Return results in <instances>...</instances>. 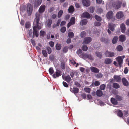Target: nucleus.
Instances as JSON below:
<instances>
[{
  "label": "nucleus",
  "mask_w": 129,
  "mask_h": 129,
  "mask_svg": "<svg viewBox=\"0 0 129 129\" xmlns=\"http://www.w3.org/2000/svg\"><path fill=\"white\" fill-rule=\"evenodd\" d=\"M36 18L34 20V24L35 25V26L33 27V37L34 38V34L35 35L36 37H38L39 36V33L37 29L38 28L39 29H40L41 28V27L40 25H41L39 23V21L40 19V15L38 13L36 14Z\"/></svg>",
  "instance_id": "f257e3e1"
},
{
  "label": "nucleus",
  "mask_w": 129,
  "mask_h": 129,
  "mask_svg": "<svg viewBox=\"0 0 129 129\" xmlns=\"http://www.w3.org/2000/svg\"><path fill=\"white\" fill-rule=\"evenodd\" d=\"M26 9L27 13L28 14V16H30L33 10V7L31 4H28L27 5Z\"/></svg>",
  "instance_id": "f03ea898"
},
{
  "label": "nucleus",
  "mask_w": 129,
  "mask_h": 129,
  "mask_svg": "<svg viewBox=\"0 0 129 129\" xmlns=\"http://www.w3.org/2000/svg\"><path fill=\"white\" fill-rule=\"evenodd\" d=\"M113 13L112 11L108 12L106 15L107 18L108 20L113 19Z\"/></svg>",
  "instance_id": "7ed1b4c3"
},
{
  "label": "nucleus",
  "mask_w": 129,
  "mask_h": 129,
  "mask_svg": "<svg viewBox=\"0 0 129 129\" xmlns=\"http://www.w3.org/2000/svg\"><path fill=\"white\" fill-rule=\"evenodd\" d=\"M92 39L90 37H86L84 39L83 42H82L83 45L87 44L89 43L91 41Z\"/></svg>",
  "instance_id": "20e7f679"
},
{
  "label": "nucleus",
  "mask_w": 129,
  "mask_h": 129,
  "mask_svg": "<svg viewBox=\"0 0 129 129\" xmlns=\"http://www.w3.org/2000/svg\"><path fill=\"white\" fill-rule=\"evenodd\" d=\"M46 8V6L45 5H42L39 8V12H37L36 13H39L40 15L41 14L40 13H43L45 11V10Z\"/></svg>",
  "instance_id": "39448f33"
},
{
  "label": "nucleus",
  "mask_w": 129,
  "mask_h": 129,
  "mask_svg": "<svg viewBox=\"0 0 129 129\" xmlns=\"http://www.w3.org/2000/svg\"><path fill=\"white\" fill-rule=\"evenodd\" d=\"M61 72L59 70H57V71L55 72V73L53 75V77L54 78H56V77H58L61 75Z\"/></svg>",
  "instance_id": "423d86ee"
},
{
  "label": "nucleus",
  "mask_w": 129,
  "mask_h": 129,
  "mask_svg": "<svg viewBox=\"0 0 129 129\" xmlns=\"http://www.w3.org/2000/svg\"><path fill=\"white\" fill-rule=\"evenodd\" d=\"M105 54L106 57H113L115 53L113 52L107 51L105 52Z\"/></svg>",
  "instance_id": "0eeeda50"
},
{
  "label": "nucleus",
  "mask_w": 129,
  "mask_h": 129,
  "mask_svg": "<svg viewBox=\"0 0 129 129\" xmlns=\"http://www.w3.org/2000/svg\"><path fill=\"white\" fill-rule=\"evenodd\" d=\"M82 2L84 6L87 7L89 6L90 5V2L89 0H82Z\"/></svg>",
  "instance_id": "6e6552de"
},
{
  "label": "nucleus",
  "mask_w": 129,
  "mask_h": 129,
  "mask_svg": "<svg viewBox=\"0 0 129 129\" xmlns=\"http://www.w3.org/2000/svg\"><path fill=\"white\" fill-rule=\"evenodd\" d=\"M113 78L115 81L120 82H121V79L120 76H118L115 75H114Z\"/></svg>",
  "instance_id": "1a4fd4ad"
},
{
  "label": "nucleus",
  "mask_w": 129,
  "mask_h": 129,
  "mask_svg": "<svg viewBox=\"0 0 129 129\" xmlns=\"http://www.w3.org/2000/svg\"><path fill=\"white\" fill-rule=\"evenodd\" d=\"M42 0H36L34 3V6L38 7L41 4Z\"/></svg>",
  "instance_id": "9d476101"
},
{
  "label": "nucleus",
  "mask_w": 129,
  "mask_h": 129,
  "mask_svg": "<svg viewBox=\"0 0 129 129\" xmlns=\"http://www.w3.org/2000/svg\"><path fill=\"white\" fill-rule=\"evenodd\" d=\"M116 59L117 60L119 66L121 67L123 63V59L121 56H119L117 57Z\"/></svg>",
  "instance_id": "9b49d317"
},
{
  "label": "nucleus",
  "mask_w": 129,
  "mask_h": 129,
  "mask_svg": "<svg viewBox=\"0 0 129 129\" xmlns=\"http://www.w3.org/2000/svg\"><path fill=\"white\" fill-rule=\"evenodd\" d=\"M123 16V13L121 11H119L117 12L116 15L117 18L118 19L122 18Z\"/></svg>",
  "instance_id": "f8f14e48"
},
{
  "label": "nucleus",
  "mask_w": 129,
  "mask_h": 129,
  "mask_svg": "<svg viewBox=\"0 0 129 129\" xmlns=\"http://www.w3.org/2000/svg\"><path fill=\"white\" fill-rule=\"evenodd\" d=\"M62 77L63 79L68 83H69L72 80L71 77L69 75L66 76L64 78L63 77V76Z\"/></svg>",
  "instance_id": "ddd939ff"
},
{
  "label": "nucleus",
  "mask_w": 129,
  "mask_h": 129,
  "mask_svg": "<svg viewBox=\"0 0 129 129\" xmlns=\"http://www.w3.org/2000/svg\"><path fill=\"white\" fill-rule=\"evenodd\" d=\"M70 90L71 92L74 93V94L77 93L78 92L79 89L78 88L76 87H73V89L72 88H70Z\"/></svg>",
  "instance_id": "4468645a"
},
{
  "label": "nucleus",
  "mask_w": 129,
  "mask_h": 129,
  "mask_svg": "<svg viewBox=\"0 0 129 129\" xmlns=\"http://www.w3.org/2000/svg\"><path fill=\"white\" fill-rule=\"evenodd\" d=\"M122 3L119 1H117L116 5H115L114 7L116 9H118L120 8L121 6Z\"/></svg>",
  "instance_id": "2eb2a0df"
},
{
  "label": "nucleus",
  "mask_w": 129,
  "mask_h": 129,
  "mask_svg": "<svg viewBox=\"0 0 129 129\" xmlns=\"http://www.w3.org/2000/svg\"><path fill=\"white\" fill-rule=\"evenodd\" d=\"M122 83L124 86H127L128 85V82L125 78H123L122 79Z\"/></svg>",
  "instance_id": "dca6fc26"
},
{
  "label": "nucleus",
  "mask_w": 129,
  "mask_h": 129,
  "mask_svg": "<svg viewBox=\"0 0 129 129\" xmlns=\"http://www.w3.org/2000/svg\"><path fill=\"white\" fill-rule=\"evenodd\" d=\"M119 41L121 42L124 41L126 40V37L124 35H121L119 37Z\"/></svg>",
  "instance_id": "f3484780"
},
{
  "label": "nucleus",
  "mask_w": 129,
  "mask_h": 129,
  "mask_svg": "<svg viewBox=\"0 0 129 129\" xmlns=\"http://www.w3.org/2000/svg\"><path fill=\"white\" fill-rule=\"evenodd\" d=\"M90 69L92 72L97 73L99 72V70L96 68L92 67L90 68Z\"/></svg>",
  "instance_id": "a211bd4d"
},
{
  "label": "nucleus",
  "mask_w": 129,
  "mask_h": 129,
  "mask_svg": "<svg viewBox=\"0 0 129 129\" xmlns=\"http://www.w3.org/2000/svg\"><path fill=\"white\" fill-rule=\"evenodd\" d=\"M120 27L121 32L122 33H124L126 29L125 25L123 23L121 24L120 25Z\"/></svg>",
  "instance_id": "6ab92c4d"
},
{
  "label": "nucleus",
  "mask_w": 129,
  "mask_h": 129,
  "mask_svg": "<svg viewBox=\"0 0 129 129\" xmlns=\"http://www.w3.org/2000/svg\"><path fill=\"white\" fill-rule=\"evenodd\" d=\"M96 94L97 96L101 97L103 94V93L102 91L100 89L97 90L96 91Z\"/></svg>",
  "instance_id": "aec40b11"
},
{
  "label": "nucleus",
  "mask_w": 129,
  "mask_h": 129,
  "mask_svg": "<svg viewBox=\"0 0 129 129\" xmlns=\"http://www.w3.org/2000/svg\"><path fill=\"white\" fill-rule=\"evenodd\" d=\"M115 26V25L113 23L110 24L109 26V27L111 30L113 31L114 30V28Z\"/></svg>",
  "instance_id": "412c9836"
},
{
  "label": "nucleus",
  "mask_w": 129,
  "mask_h": 129,
  "mask_svg": "<svg viewBox=\"0 0 129 129\" xmlns=\"http://www.w3.org/2000/svg\"><path fill=\"white\" fill-rule=\"evenodd\" d=\"M112 62V60L111 59L109 58H106L104 61V63L105 64H111Z\"/></svg>",
  "instance_id": "4be33fe9"
},
{
  "label": "nucleus",
  "mask_w": 129,
  "mask_h": 129,
  "mask_svg": "<svg viewBox=\"0 0 129 129\" xmlns=\"http://www.w3.org/2000/svg\"><path fill=\"white\" fill-rule=\"evenodd\" d=\"M87 19H82L80 22V24L82 26L85 25L87 24Z\"/></svg>",
  "instance_id": "5701e85b"
},
{
  "label": "nucleus",
  "mask_w": 129,
  "mask_h": 129,
  "mask_svg": "<svg viewBox=\"0 0 129 129\" xmlns=\"http://www.w3.org/2000/svg\"><path fill=\"white\" fill-rule=\"evenodd\" d=\"M111 103L114 105H116L117 104V100L114 98H111Z\"/></svg>",
  "instance_id": "b1692460"
},
{
  "label": "nucleus",
  "mask_w": 129,
  "mask_h": 129,
  "mask_svg": "<svg viewBox=\"0 0 129 129\" xmlns=\"http://www.w3.org/2000/svg\"><path fill=\"white\" fill-rule=\"evenodd\" d=\"M52 23V20L51 19H48L47 20V26L50 28L51 27V24Z\"/></svg>",
  "instance_id": "393cba45"
},
{
  "label": "nucleus",
  "mask_w": 129,
  "mask_h": 129,
  "mask_svg": "<svg viewBox=\"0 0 129 129\" xmlns=\"http://www.w3.org/2000/svg\"><path fill=\"white\" fill-rule=\"evenodd\" d=\"M117 115L120 117H122L123 115V114L122 111L119 110H117Z\"/></svg>",
  "instance_id": "a878e982"
},
{
  "label": "nucleus",
  "mask_w": 129,
  "mask_h": 129,
  "mask_svg": "<svg viewBox=\"0 0 129 129\" xmlns=\"http://www.w3.org/2000/svg\"><path fill=\"white\" fill-rule=\"evenodd\" d=\"M118 39V38L117 36L114 37L113 39L112 42V43L114 44H116L117 42Z\"/></svg>",
  "instance_id": "bb28decb"
},
{
  "label": "nucleus",
  "mask_w": 129,
  "mask_h": 129,
  "mask_svg": "<svg viewBox=\"0 0 129 129\" xmlns=\"http://www.w3.org/2000/svg\"><path fill=\"white\" fill-rule=\"evenodd\" d=\"M83 16L84 17H86L88 18H89L90 17V14L87 12H86L83 13Z\"/></svg>",
  "instance_id": "cd10ccee"
},
{
  "label": "nucleus",
  "mask_w": 129,
  "mask_h": 129,
  "mask_svg": "<svg viewBox=\"0 0 129 129\" xmlns=\"http://www.w3.org/2000/svg\"><path fill=\"white\" fill-rule=\"evenodd\" d=\"M74 9L73 6H70L68 9V11L70 13H72L74 11Z\"/></svg>",
  "instance_id": "c85d7f7f"
},
{
  "label": "nucleus",
  "mask_w": 129,
  "mask_h": 129,
  "mask_svg": "<svg viewBox=\"0 0 129 129\" xmlns=\"http://www.w3.org/2000/svg\"><path fill=\"white\" fill-rule=\"evenodd\" d=\"M113 87L114 88L117 89L119 88L120 86L118 84L116 83H114L113 84Z\"/></svg>",
  "instance_id": "c756f323"
},
{
  "label": "nucleus",
  "mask_w": 129,
  "mask_h": 129,
  "mask_svg": "<svg viewBox=\"0 0 129 129\" xmlns=\"http://www.w3.org/2000/svg\"><path fill=\"white\" fill-rule=\"evenodd\" d=\"M60 67L63 70L65 69L66 67L65 63L64 61H62L61 62L60 64Z\"/></svg>",
  "instance_id": "7c9ffc66"
},
{
  "label": "nucleus",
  "mask_w": 129,
  "mask_h": 129,
  "mask_svg": "<svg viewBox=\"0 0 129 129\" xmlns=\"http://www.w3.org/2000/svg\"><path fill=\"white\" fill-rule=\"evenodd\" d=\"M116 48L117 50L119 51H121L123 50V48L120 45L117 46Z\"/></svg>",
  "instance_id": "2f4dec72"
},
{
  "label": "nucleus",
  "mask_w": 129,
  "mask_h": 129,
  "mask_svg": "<svg viewBox=\"0 0 129 129\" xmlns=\"http://www.w3.org/2000/svg\"><path fill=\"white\" fill-rule=\"evenodd\" d=\"M94 17L96 20L98 21H101L102 20L101 18L97 15H95Z\"/></svg>",
  "instance_id": "473e14b6"
},
{
  "label": "nucleus",
  "mask_w": 129,
  "mask_h": 129,
  "mask_svg": "<svg viewBox=\"0 0 129 129\" xmlns=\"http://www.w3.org/2000/svg\"><path fill=\"white\" fill-rule=\"evenodd\" d=\"M46 49L48 54H50L52 52V50L51 48L49 47H47L46 48Z\"/></svg>",
  "instance_id": "72a5a7b5"
},
{
  "label": "nucleus",
  "mask_w": 129,
  "mask_h": 129,
  "mask_svg": "<svg viewBox=\"0 0 129 129\" xmlns=\"http://www.w3.org/2000/svg\"><path fill=\"white\" fill-rule=\"evenodd\" d=\"M95 54L98 57L100 58H101L102 57V55L101 53L99 52H95Z\"/></svg>",
  "instance_id": "f704fd0d"
},
{
  "label": "nucleus",
  "mask_w": 129,
  "mask_h": 129,
  "mask_svg": "<svg viewBox=\"0 0 129 129\" xmlns=\"http://www.w3.org/2000/svg\"><path fill=\"white\" fill-rule=\"evenodd\" d=\"M106 85L104 84H101L100 86V88L101 90H104L106 88Z\"/></svg>",
  "instance_id": "c9c22d12"
},
{
  "label": "nucleus",
  "mask_w": 129,
  "mask_h": 129,
  "mask_svg": "<svg viewBox=\"0 0 129 129\" xmlns=\"http://www.w3.org/2000/svg\"><path fill=\"white\" fill-rule=\"evenodd\" d=\"M56 48L57 50H59L61 49V46L60 44H57L56 45Z\"/></svg>",
  "instance_id": "e433bc0d"
},
{
  "label": "nucleus",
  "mask_w": 129,
  "mask_h": 129,
  "mask_svg": "<svg viewBox=\"0 0 129 129\" xmlns=\"http://www.w3.org/2000/svg\"><path fill=\"white\" fill-rule=\"evenodd\" d=\"M63 13V10H60L58 12V15L57 17L58 18L60 17L61 16H62Z\"/></svg>",
  "instance_id": "4c0bfd02"
},
{
  "label": "nucleus",
  "mask_w": 129,
  "mask_h": 129,
  "mask_svg": "<svg viewBox=\"0 0 129 129\" xmlns=\"http://www.w3.org/2000/svg\"><path fill=\"white\" fill-rule=\"evenodd\" d=\"M45 34V32L44 31L41 30L40 31V35L41 37H44Z\"/></svg>",
  "instance_id": "58836bf2"
},
{
  "label": "nucleus",
  "mask_w": 129,
  "mask_h": 129,
  "mask_svg": "<svg viewBox=\"0 0 129 129\" xmlns=\"http://www.w3.org/2000/svg\"><path fill=\"white\" fill-rule=\"evenodd\" d=\"M75 17H72L71 19L70 22H71L72 24H74L75 23Z\"/></svg>",
  "instance_id": "ea45409f"
},
{
  "label": "nucleus",
  "mask_w": 129,
  "mask_h": 129,
  "mask_svg": "<svg viewBox=\"0 0 129 129\" xmlns=\"http://www.w3.org/2000/svg\"><path fill=\"white\" fill-rule=\"evenodd\" d=\"M89 11L91 13H93L94 11V8L93 7H90L89 8Z\"/></svg>",
  "instance_id": "a19ab883"
},
{
  "label": "nucleus",
  "mask_w": 129,
  "mask_h": 129,
  "mask_svg": "<svg viewBox=\"0 0 129 129\" xmlns=\"http://www.w3.org/2000/svg\"><path fill=\"white\" fill-rule=\"evenodd\" d=\"M30 26V23L28 22H27L25 23V27L26 28H29Z\"/></svg>",
  "instance_id": "79ce46f5"
},
{
  "label": "nucleus",
  "mask_w": 129,
  "mask_h": 129,
  "mask_svg": "<svg viewBox=\"0 0 129 129\" xmlns=\"http://www.w3.org/2000/svg\"><path fill=\"white\" fill-rule=\"evenodd\" d=\"M68 36L69 38H72L74 36V34L72 32H70L68 34Z\"/></svg>",
  "instance_id": "37998d69"
},
{
  "label": "nucleus",
  "mask_w": 129,
  "mask_h": 129,
  "mask_svg": "<svg viewBox=\"0 0 129 129\" xmlns=\"http://www.w3.org/2000/svg\"><path fill=\"white\" fill-rule=\"evenodd\" d=\"M49 71L50 74H52L54 72V71L53 70V68L52 67L50 68L49 69Z\"/></svg>",
  "instance_id": "c03bdc74"
},
{
  "label": "nucleus",
  "mask_w": 129,
  "mask_h": 129,
  "mask_svg": "<svg viewBox=\"0 0 129 129\" xmlns=\"http://www.w3.org/2000/svg\"><path fill=\"white\" fill-rule=\"evenodd\" d=\"M82 49L83 51H86L88 49V47L86 45H83Z\"/></svg>",
  "instance_id": "a18cd8bd"
},
{
  "label": "nucleus",
  "mask_w": 129,
  "mask_h": 129,
  "mask_svg": "<svg viewBox=\"0 0 129 129\" xmlns=\"http://www.w3.org/2000/svg\"><path fill=\"white\" fill-rule=\"evenodd\" d=\"M42 52L43 55L45 57H46L48 55L46 51L43 50L42 51Z\"/></svg>",
  "instance_id": "49530a36"
},
{
  "label": "nucleus",
  "mask_w": 129,
  "mask_h": 129,
  "mask_svg": "<svg viewBox=\"0 0 129 129\" xmlns=\"http://www.w3.org/2000/svg\"><path fill=\"white\" fill-rule=\"evenodd\" d=\"M115 98L118 101H119L121 100L122 99V97L121 96L118 95H116Z\"/></svg>",
  "instance_id": "de8ad7c7"
},
{
  "label": "nucleus",
  "mask_w": 129,
  "mask_h": 129,
  "mask_svg": "<svg viewBox=\"0 0 129 129\" xmlns=\"http://www.w3.org/2000/svg\"><path fill=\"white\" fill-rule=\"evenodd\" d=\"M84 91L87 93H89L90 92L91 89L90 88H85L84 89Z\"/></svg>",
  "instance_id": "09e8293b"
},
{
  "label": "nucleus",
  "mask_w": 129,
  "mask_h": 129,
  "mask_svg": "<svg viewBox=\"0 0 129 129\" xmlns=\"http://www.w3.org/2000/svg\"><path fill=\"white\" fill-rule=\"evenodd\" d=\"M68 48L67 47H64L63 49V52L64 53H66L68 51Z\"/></svg>",
  "instance_id": "8fccbe9b"
},
{
  "label": "nucleus",
  "mask_w": 129,
  "mask_h": 129,
  "mask_svg": "<svg viewBox=\"0 0 129 129\" xmlns=\"http://www.w3.org/2000/svg\"><path fill=\"white\" fill-rule=\"evenodd\" d=\"M60 30L61 32L64 33L66 30V28L65 27H63L61 28Z\"/></svg>",
  "instance_id": "3c124183"
},
{
  "label": "nucleus",
  "mask_w": 129,
  "mask_h": 129,
  "mask_svg": "<svg viewBox=\"0 0 129 129\" xmlns=\"http://www.w3.org/2000/svg\"><path fill=\"white\" fill-rule=\"evenodd\" d=\"M123 114L124 116L127 117L128 115V111L127 110L124 111L123 112Z\"/></svg>",
  "instance_id": "603ef678"
},
{
  "label": "nucleus",
  "mask_w": 129,
  "mask_h": 129,
  "mask_svg": "<svg viewBox=\"0 0 129 129\" xmlns=\"http://www.w3.org/2000/svg\"><path fill=\"white\" fill-rule=\"evenodd\" d=\"M86 57L88 58L89 59L91 60H93V57H92V55H87L86 56Z\"/></svg>",
  "instance_id": "864d4df0"
},
{
  "label": "nucleus",
  "mask_w": 129,
  "mask_h": 129,
  "mask_svg": "<svg viewBox=\"0 0 129 129\" xmlns=\"http://www.w3.org/2000/svg\"><path fill=\"white\" fill-rule=\"evenodd\" d=\"M33 32L32 30L31 29L28 32V33L29 35V37H31L33 35L32 34H33Z\"/></svg>",
  "instance_id": "5fc2aeb1"
},
{
  "label": "nucleus",
  "mask_w": 129,
  "mask_h": 129,
  "mask_svg": "<svg viewBox=\"0 0 129 129\" xmlns=\"http://www.w3.org/2000/svg\"><path fill=\"white\" fill-rule=\"evenodd\" d=\"M86 33L84 31L82 32L80 34V36L82 38H83L85 35Z\"/></svg>",
  "instance_id": "6e6d98bb"
},
{
  "label": "nucleus",
  "mask_w": 129,
  "mask_h": 129,
  "mask_svg": "<svg viewBox=\"0 0 129 129\" xmlns=\"http://www.w3.org/2000/svg\"><path fill=\"white\" fill-rule=\"evenodd\" d=\"M103 76V75L101 73L97 74L96 75V77L98 78H101Z\"/></svg>",
  "instance_id": "4d7b16f0"
},
{
  "label": "nucleus",
  "mask_w": 129,
  "mask_h": 129,
  "mask_svg": "<svg viewBox=\"0 0 129 129\" xmlns=\"http://www.w3.org/2000/svg\"><path fill=\"white\" fill-rule=\"evenodd\" d=\"M94 24L95 26H99L101 25V24L100 22H95L94 23Z\"/></svg>",
  "instance_id": "13d9d810"
},
{
  "label": "nucleus",
  "mask_w": 129,
  "mask_h": 129,
  "mask_svg": "<svg viewBox=\"0 0 129 129\" xmlns=\"http://www.w3.org/2000/svg\"><path fill=\"white\" fill-rule=\"evenodd\" d=\"M100 82L96 81L94 83V85L95 86H97L99 85L100 84Z\"/></svg>",
  "instance_id": "bf43d9fd"
},
{
  "label": "nucleus",
  "mask_w": 129,
  "mask_h": 129,
  "mask_svg": "<svg viewBox=\"0 0 129 129\" xmlns=\"http://www.w3.org/2000/svg\"><path fill=\"white\" fill-rule=\"evenodd\" d=\"M70 17V15L69 14H67L65 15L64 17V19L66 20H68Z\"/></svg>",
  "instance_id": "052dcab7"
},
{
  "label": "nucleus",
  "mask_w": 129,
  "mask_h": 129,
  "mask_svg": "<svg viewBox=\"0 0 129 129\" xmlns=\"http://www.w3.org/2000/svg\"><path fill=\"white\" fill-rule=\"evenodd\" d=\"M49 59L50 60L53 61L54 59V56L53 55H51L49 56Z\"/></svg>",
  "instance_id": "680f3d73"
},
{
  "label": "nucleus",
  "mask_w": 129,
  "mask_h": 129,
  "mask_svg": "<svg viewBox=\"0 0 129 129\" xmlns=\"http://www.w3.org/2000/svg\"><path fill=\"white\" fill-rule=\"evenodd\" d=\"M75 73V72H72L70 73V75L72 78H73L74 77Z\"/></svg>",
  "instance_id": "e2e57ef3"
},
{
  "label": "nucleus",
  "mask_w": 129,
  "mask_h": 129,
  "mask_svg": "<svg viewBox=\"0 0 129 129\" xmlns=\"http://www.w3.org/2000/svg\"><path fill=\"white\" fill-rule=\"evenodd\" d=\"M75 84L77 87H80L81 86V85L79 83L77 82H75Z\"/></svg>",
  "instance_id": "0e129e2a"
},
{
  "label": "nucleus",
  "mask_w": 129,
  "mask_h": 129,
  "mask_svg": "<svg viewBox=\"0 0 129 129\" xmlns=\"http://www.w3.org/2000/svg\"><path fill=\"white\" fill-rule=\"evenodd\" d=\"M62 84L65 87H68V86L67 83L63 81L62 82Z\"/></svg>",
  "instance_id": "69168bd1"
},
{
  "label": "nucleus",
  "mask_w": 129,
  "mask_h": 129,
  "mask_svg": "<svg viewBox=\"0 0 129 129\" xmlns=\"http://www.w3.org/2000/svg\"><path fill=\"white\" fill-rule=\"evenodd\" d=\"M49 44L51 47H53L54 46V43L52 41H51L49 42Z\"/></svg>",
  "instance_id": "338daca9"
},
{
  "label": "nucleus",
  "mask_w": 129,
  "mask_h": 129,
  "mask_svg": "<svg viewBox=\"0 0 129 129\" xmlns=\"http://www.w3.org/2000/svg\"><path fill=\"white\" fill-rule=\"evenodd\" d=\"M61 20L60 19H59L58 20L56 24V26H58L59 25L60 23L61 22Z\"/></svg>",
  "instance_id": "774afa93"
}]
</instances>
